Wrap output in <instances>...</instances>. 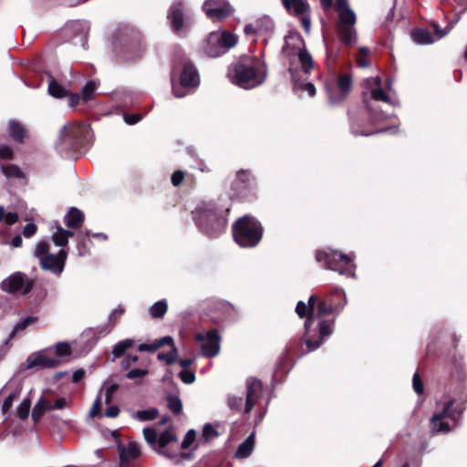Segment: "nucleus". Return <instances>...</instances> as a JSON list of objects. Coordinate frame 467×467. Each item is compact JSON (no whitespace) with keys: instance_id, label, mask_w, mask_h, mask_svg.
Segmentation results:
<instances>
[{"instance_id":"1","label":"nucleus","mask_w":467,"mask_h":467,"mask_svg":"<svg viewBox=\"0 0 467 467\" xmlns=\"http://www.w3.org/2000/svg\"><path fill=\"white\" fill-rule=\"evenodd\" d=\"M317 304L316 296H311L309 297V306L311 307V314L306 318L305 322V336L304 340L309 351H314L322 344V340L324 337H328L332 334V323L328 321H321L318 324V337L315 339L316 333L312 334L310 327L312 326L314 319H318L327 316L328 314H332L337 310V306L334 305L329 300H322Z\"/></svg>"},{"instance_id":"2","label":"nucleus","mask_w":467,"mask_h":467,"mask_svg":"<svg viewBox=\"0 0 467 467\" xmlns=\"http://www.w3.org/2000/svg\"><path fill=\"white\" fill-rule=\"evenodd\" d=\"M228 76L234 84L248 89L264 83L266 78V68L265 63L258 57L245 56L229 69Z\"/></svg>"},{"instance_id":"3","label":"nucleus","mask_w":467,"mask_h":467,"mask_svg":"<svg viewBox=\"0 0 467 467\" xmlns=\"http://www.w3.org/2000/svg\"><path fill=\"white\" fill-rule=\"evenodd\" d=\"M228 212V208L218 211L214 203L202 202L197 205L192 213L200 231L208 236H216L226 227Z\"/></svg>"},{"instance_id":"4","label":"nucleus","mask_w":467,"mask_h":467,"mask_svg":"<svg viewBox=\"0 0 467 467\" xmlns=\"http://www.w3.org/2000/svg\"><path fill=\"white\" fill-rule=\"evenodd\" d=\"M89 126L84 122H72L65 125L56 142V150L64 158L73 156L81 142L88 139Z\"/></svg>"},{"instance_id":"5","label":"nucleus","mask_w":467,"mask_h":467,"mask_svg":"<svg viewBox=\"0 0 467 467\" xmlns=\"http://www.w3.org/2000/svg\"><path fill=\"white\" fill-rule=\"evenodd\" d=\"M463 400L451 399L443 404H438V409L431 419L432 429L435 432H449L454 426L464 410Z\"/></svg>"},{"instance_id":"6","label":"nucleus","mask_w":467,"mask_h":467,"mask_svg":"<svg viewBox=\"0 0 467 467\" xmlns=\"http://www.w3.org/2000/svg\"><path fill=\"white\" fill-rule=\"evenodd\" d=\"M363 102L369 111L370 119L372 122H378L387 118L383 113L378 114L373 111L370 100L381 101L389 103L390 99L389 91L391 88L389 81L385 86L382 85L381 78L379 77L368 78L363 81Z\"/></svg>"},{"instance_id":"7","label":"nucleus","mask_w":467,"mask_h":467,"mask_svg":"<svg viewBox=\"0 0 467 467\" xmlns=\"http://www.w3.org/2000/svg\"><path fill=\"white\" fill-rule=\"evenodd\" d=\"M263 228L254 217L244 215L233 225L234 241L242 247H254L262 238Z\"/></svg>"},{"instance_id":"8","label":"nucleus","mask_w":467,"mask_h":467,"mask_svg":"<svg viewBox=\"0 0 467 467\" xmlns=\"http://www.w3.org/2000/svg\"><path fill=\"white\" fill-rule=\"evenodd\" d=\"M336 9L339 18L337 33L340 40L347 46L355 45L358 38L355 12L349 7L348 0H336Z\"/></svg>"},{"instance_id":"9","label":"nucleus","mask_w":467,"mask_h":467,"mask_svg":"<svg viewBox=\"0 0 467 467\" xmlns=\"http://www.w3.org/2000/svg\"><path fill=\"white\" fill-rule=\"evenodd\" d=\"M317 261L324 262L325 267L348 277H355L356 265L354 254H345L337 251H317Z\"/></svg>"},{"instance_id":"10","label":"nucleus","mask_w":467,"mask_h":467,"mask_svg":"<svg viewBox=\"0 0 467 467\" xmlns=\"http://www.w3.org/2000/svg\"><path fill=\"white\" fill-rule=\"evenodd\" d=\"M143 435L147 443L158 453L170 459H173L177 456V452H171L166 449L169 445L178 447V441L171 430H166L158 435L156 430L144 428Z\"/></svg>"},{"instance_id":"11","label":"nucleus","mask_w":467,"mask_h":467,"mask_svg":"<svg viewBox=\"0 0 467 467\" xmlns=\"http://www.w3.org/2000/svg\"><path fill=\"white\" fill-rule=\"evenodd\" d=\"M283 52L287 56L291 57L296 55L300 63L302 71L305 74H308L314 67V61L311 55L305 48V43L303 38L298 34H290L285 39L283 46Z\"/></svg>"},{"instance_id":"12","label":"nucleus","mask_w":467,"mask_h":467,"mask_svg":"<svg viewBox=\"0 0 467 467\" xmlns=\"http://www.w3.org/2000/svg\"><path fill=\"white\" fill-rule=\"evenodd\" d=\"M48 251V243L39 242L36 246L35 255L39 259L42 269L60 275L64 269L67 254L63 249L57 254H49Z\"/></svg>"},{"instance_id":"13","label":"nucleus","mask_w":467,"mask_h":467,"mask_svg":"<svg viewBox=\"0 0 467 467\" xmlns=\"http://www.w3.org/2000/svg\"><path fill=\"white\" fill-rule=\"evenodd\" d=\"M236 42V36L226 30L214 31L209 35L204 45V51L211 57H218L234 47Z\"/></svg>"},{"instance_id":"14","label":"nucleus","mask_w":467,"mask_h":467,"mask_svg":"<svg viewBox=\"0 0 467 467\" xmlns=\"http://www.w3.org/2000/svg\"><path fill=\"white\" fill-rule=\"evenodd\" d=\"M199 84V74L191 63L184 64L178 83L175 81L174 72L172 73V90L177 98L185 97L192 89L197 88Z\"/></svg>"},{"instance_id":"15","label":"nucleus","mask_w":467,"mask_h":467,"mask_svg":"<svg viewBox=\"0 0 467 467\" xmlns=\"http://www.w3.org/2000/svg\"><path fill=\"white\" fill-rule=\"evenodd\" d=\"M195 340L201 343V352L203 357H216L221 349V337L216 329H212L206 333H197Z\"/></svg>"},{"instance_id":"16","label":"nucleus","mask_w":467,"mask_h":467,"mask_svg":"<svg viewBox=\"0 0 467 467\" xmlns=\"http://www.w3.org/2000/svg\"><path fill=\"white\" fill-rule=\"evenodd\" d=\"M60 364V359L50 354L49 349H43L30 354L22 364L23 368L32 369L35 368H51Z\"/></svg>"},{"instance_id":"17","label":"nucleus","mask_w":467,"mask_h":467,"mask_svg":"<svg viewBox=\"0 0 467 467\" xmlns=\"http://www.w3.org/2000/svg\"><path fill=\"white\" fill-rule=\"evenodd\" d=\"M33 282L21 272L12 274L1 283V288L10 294L26 295L32 289Z\"/></svg>"},{"instance_id":"18","label":"nucleus","mask_w":467,"mask_h":467,"mask_svg":"<svg viewBox=\"0 0 467 467\" xmlns=\"http://www.w3.org/2000/svg\"><path fill=\"white\" fill-rule=\"evenodd\" d=\"M202 9L207 17L213 21H221L228 17L233 12V7L226 0H206Z\"/></svg>"},{"instance_id":"19","label":"nucleus","mask_w":467,"mask_h":467,"mask_svg":"<svg viewBox=\"0 0 467 467\" xmlns=\"http://www.w3.org/2000/svg\"><path fill=\"white\" fill-rule=\"evenodd\" d=\"M352 77L349 74H341L337 78L335 88H327V95L331 104L342 102L351 90Z\"/></svg>"},{"instance_id":"20","label":"nucleus","mask_w":467,"mask_h":467,"mask_svg":"<svg viewBox=\"0 0 467 467\" xmlns=\"http://www.w3.org/2000/svg\"><path fill=\"white\" fill-rule=\"evenodd\" d=\"M284 6L289 14L296 16L305 29L309 34L311 29V19L309 16V5L303 0H282Z\"/></svg>"},{"instance_id":"21","label":"nucleus","mask_w":467,"mask_h":467,"mask_svg":"<svg viewBox=\"0 0 467 467\" xmlns=\"http://www.w3.org/2000/svg\"><path fill=\"white\" fill-rule=\"evenodd\" d=\"M435 29V35H432L426 29H415L411 32L412 40L420 45L431 44L443 36H445L451 29V26H448L445 30H440L436 24H433Z\"/></svg>"},{"instance_id":"22","label":"nucleus","mask_w":467,"mask_h":467,"mask_svg":"<svg viewBox=\"0 0 467 467\" xmlns=\"http://www.w3.org/2000/svg\"><path fill=\"white\" fill-rule=\"evenodd\" d=\"M246 388L245 412H250L262 395L263 386L260 380L248 378Z\"/></svg>"},{"instance_id":"23","label":"nucleus","mask_w":467,"mask_h":467,"mask_svg":"<svg viewBox=\"0 0 467 467\" xmlns=\"http://www.w3.org/2000/svg\"><path fill=\"white\" fill-rule=\"evenodd\" d=\"M253 184L254 178L251 174L247 171H240L232 187L237 196H245L246 192L252 188Z\"/></svg>"},{"instance_id":"24","label":"nucleus","mask_w":467,"mask_h":467,"mask_svg":"<svg viewBox=\"0 0 467 467\" xmlns=\"http://www.w3.org/2000/svg\"><path fill=\"white\" fill-rule=\"evenodd\" d=\"M169 18L174 32L179 33L183 26L182 3H174L170 9Z\"/></svg>"},{"instance_id":"25","label":"nucleus","mask_w":467,"mask_h":467,"mask_svg":"<svg viewBox=\"0 0 467 467\" xmlns=\"http://www.w3.org/2000/svg\"><path fill=\"white\" fill-rule=\"evenodd\" d=\"M123 309L121 307L115 308L109 316V320L107 323L98 326L95 328V334L99 337L106 336L108 335L112 328L114 327L117 318L120 317L123 314Z\"/></svg>"},{"instance_id":"26","label":"nucleus","mask_w":467,"mask_h":467,"mask_svg":"<svg viewBox=\"0 0 467 467\" xmlns=\"http://www.w3.org/2000/svg\"><path fill=\"white\" fill-rule=\"evenodd\" d=\"M255 444V433L252 432L237 448L234 457L237 459L248 458L254 448Z\"/></svg>"},{"instance_id":"27","label":"nucleus","mask_w":467,"mask_h":467,"mask_svg":"<svg viewBox=\"0 0 467 467\" xmlns=\"http://www.w3.org/2000/svg\"><path fill=\"white\" fill-rule=\"evenodd\" d=\"M119 452L120 462L122 464H124L129 462L130 460L137 458L140 455V447L135 442H130L127 446H119Z\"/></svg>"},{"instance_id":"28","label":"nucleus","mask_w":467,"mask_h":467,"mask_svg":"<svg viewBox=\"0 0 467 467\" xmlns=\"http://www.w3.org/2000/svg\"><path fill=\"white\" fill-rule=\"evenodd\" d=\"M64 222L69 228L79 227L84 222V213L76 207H71L65 215Z\"/></svg>"},{"instance_id":"29","label":"nucleus","mask_w":467,"mask_h":467,"mask_svg":"<svg viewBox=\"0 0 467 467\" xmlns=\"http://www.w3.org/2000/svg\"><path fill=\"white\" fill-rule=\"evenodd\" d=\"M9 135L16 142H23L24 138L26 136V130L22 123L16 120H9L7 122Z\"/></svg>"},{"instance_id":"30","label":"nucleus","mask_w":467,"mask_h":467,"mask_svg":"<svg viewBox=\"0 0 467 467\" xmlns=\"http://www.w3.org/2000/svg\"><path fill=\"white\" fill-rule=\"evenodd\" d=\"M289 71L294 81L295 88L306 92L310 97H313L316 94V88L311 82L301 81L299 78H297L296 69L291 67Z\"/></svg>"},{"instance_id":"31","label":"nucleus","mask_w":467,"mask_h":467,"mask_svg":"<svg viewBox=\"0 0 467 467\" xmlns=\"http://www.w3.org/2000/svg\"><path fill=\"white\" fill-rule=\"evenodd\" d=\"M52 403L47 400L43 396L39 398L36 403L33 411L32 419L35 422L38 421L40 418L45 414L46 411L51 410Z\"/></svg>"},{"instance_id":"32","label":"nucleus","mask_w":467,"mask_h":467,"mask_svg":"<svg viewBox=\"0 0 467 467\" xmlns=\"http://www.w3.org/2000/svg\"><path fill=\"white\" fill-rule=\"evenodd\" d=\"M134 345V340L131 338H126L117 343L112 348L113 361L124 355L127 349L130 348Z\"/></svg>"},{"instance_id":"33","label":"nucleus","mask_w":467,"mask_h":467,"mask_svg":"<svg viewBox=\"0 0 467 467\" xmlns=\"http://www.w3.org/2000/svg\"><path fill=\"white\" fill-rule=\"evenodd\" d=\"M168 305L166 300H160L149 308V314L153 318H161L167 312Z\"/></svg>"},{"instance_id":"34","label":"nucleus","mask_w":467,"mask_h":467,"mask_svg":"<svg viewBox=\"0 0 467 467\" xmlns=\"http://www.w3.org/2000/svg\"><path fill=\"white\" fill-rule=\"evenodd\" d=\"M48 93L57 99L65 98L68 94L67 90L53 78L50 79L48 84Z\"/></svg>"},{"instance_id":"35","label":"nucleus","mask_w":467,"mask_h":467,"mask_svg":"<svg viewBox=\"0 0 467 467\" xmlns=\"http://www.w3.org/2000/svg\"><path fill=\"white\" fill-rule=\"evenodd\" d=\"M258 33L266 34L273 31L274 24L268 16H263L255 21Z\"/></svg>"},{"instance_id":"36","label":"nucleus","mask_w":467,"mask_h":467,"mask_svg":"<svg viewBox=\"0 0 467 467\" xmlns=\"http://www.w3.org/2000/svg\"><path fill=\"white\" fill-rule=\"evenodd\" d=\"M91 235L90 232L86 230L85 232H79L77 234L78 239V254L79 256H85L88 254V249L85 244L86 238L89 237Z\"/></svg>"},{"instance_id":"37","label":"nucleus","mask_w":467,"mask_h":467,"mask_svg":"<svg viewBox=\"0 0 467 467\" xmlns=\"http://www.w3.org/2000/svg\"><path fill=\"white\" fill-rule=\"evenodd\" d=\"M36 321V318L35 317H27L17 322L10 333L9 339H12L17 333L24 331L28 326L32 325Z\"/></svg>"},{"instance_id":"38","label":"nucleus","mask_w":467,"mask_h":467,"mask_svg":"<svg viewBox=\"0 0 467 467\" xmlns=\"http://www.w3.org/2000/svg\"><path fill=\"white\" fill-rule=\"evenodd\" d=\"M1 171L7 178H24V173L21 169L14 164L1 165Z\"/></svg>"},{"instance_id":"39","label":"nucleus","mask_w":467,"mask_h":467,"mask_svg":"<svg viewBox=\"0 0 467 467\" xmlns=\"http://www.w3.org/2000/svg\"><path fill=\"white\" fill-rule=\"evenodd\" d=\"M158 413V410L156 409L143 410L135 412L133 418L140 421L151 420L157 418Z\"/></svg>"},{"instance_id":"40","label":"nucleus","mask_w":467,"mask_h":467,"mask_svg":"<svg viewBox=\"0 0 467 467\" xmlns=\"http://www.w3.org/2000/svg\"><path fill=\"white\" fill-rule=\"evenodd\" d=\"M21 389L19 388L13 390L4 400L1 410L5 415L12 408L14 401L19 397Z\"/></svg>"},{"instance_id":"41","label":"nucleus","mask_w":467,"mask_h":467,"mask_svg":"<svg viewBox=\"0 0 467 467\" xmlns=\"http://www.w3.org/2000/svg\"><path fill=\"white\" fill-rule=\"evenodd\" d=\"M31 408V400L29 398L25 399L16 408L17 417L21 420L28 418Z\"/></svg>"},{"instance_id":"42","label":"nucleus","mask_w":467,"mask_h":467,"mask_svg":"<svg viewBox=\"0 0 467 467\" xmlns=\"http://www.w3.org/2000/svg\"><path fill=\"white\" fill-rule=\"evenodd\" d=\"M71 354V347L67 342H59L55 346L54 357L60 358L67 357Z\"/></svg>"},{"instance_id":"43","label":"nucleus","mask_w":467,"mask_h":467,"mask_svg":"<svg viewBox=\"0 0 467 467\" xmlns=\"http://www.w3.org/2000/svg\"><path fill=\"white\" fill-rule=\"evenodd\" d=\"M149 373V370L147 368H133L130 369L126 375L125 378L128 379H132L135 381L140 380L144 377H146Z\"/></svg>"},{"instance_id":"44","label":"nucleus","mask_w":467,"mask_h":467,"mask_svg":"<svg viewBox=\"0 0 467 467\" xmlns=\"http://www.w3.org/2000/svg\"><path fill=\"white\" fill-rule=\"evenodd\" d=\"M351 131L353 134L355 135H362V136H368V135H371V134H374V133H381V132H389V133H395L396 132V127H389V128H383V129H379L376 131H364V130H359L358 129H357L354 125L351 127Z\"/></svg>"},{"instance_id":"45","label":"nucleus","mask_w":467,"mask_h":467,"mask_svg":"<svg viewBox=\"0 0 467 467\" xmlns=\"http://www.w3.org/2000/svg\"><path fill=\"white\" fill-rule=\"evenodd\" d=\"M168 407L174 414H180L182 410V400L177 396H169Z\"/></svg>"},{"instance_id":"46","label":"nucleus","mask_w":467,"mask_h":467,"mask_svg":"<svg viewBox=\"0 0 467 467\" xmlns=\"http://www.w3.org/2000/svg\"><path fill=\"white\" fill-rule=\"evenodd\" d=\"M369 54V49L367 47H360L359 52L357 56V63L360 67H368L369 66V60L368 56Z\"/></svg>"},{"instance_id":"47","label":"nucleus","mask_w":467,"mask_h":467,"mask_svg":"<svg viewBox=\"0 0 467 467\" xmlns=\"http://www.w3.org/2000/svg\"><path fill=\"white\" fill-rule=\"evenodd\" d=\"M177 358H178V351L175 348H172L169 353L158 354V359L165 361L166 364H168V365L173 364L177 360Z\"/></svg>"},{"instance_id":"48","label":"nucleus","mask_w":467,"mask_h":467,"mask_svg":"<svg viewBox=\"0 0 467 467\" xmlns=\"http://www.w3.org/2000/svg\"><path fill=\"white\" fill-rule=\"evenodd\" d=\"M296 314L302 318L305 317H309L311 314V307L309 306V302L306 304L303 301H299L296 307Z\"/></svg>"},{"instance_id":"49","label":"nucleus","mask_w":467,"mask_h":467,"mask_svg":"<svg viewBox=\"0 0 467 467\" xmlns=\"http://www.w3.org/2000/svg\"><path fill=\"white\" fill-rule=\"evenodd\" d=\"M96 89V84L94 81L88 82L82 88L81 97L83 100H88L91 95Z\"/></svg>"},{"instance_id":"50","label":"nucleus","mask_w":467,"mask_h":467,"mask_svg":"<svg viewBox=\"0 0 467 467\" xmlns=\"http://www.w3.org/2000/svg\"><path fill=\"white\" fill-rule=\"evenodd\" d=\"M52 240L57 246H65L67 244V240L65 235L60 232V226L57 227V231L52 234Z\"/></svg>"},{"instance_id":"51","label":"nucleus","mask_w":467,"mask_h":467,"mask_svg":"<svg viewBox=\"0 0 467 467\" xmlns=\"http://www.w3.org/2000/svg\"><path fill=\"white\" fill-rule=\"evenodd\" d=\"M218 436V432L211 424H206L202 430V437L205 441H210Z\"/></svg>"},{"instance_id":"52","label":"nucleus","mask_w":467,"mask_h":467,"mask_svg":"<svg viewBox=\"0 0 467 467\" xmlns=\"http://www.w3.org/2000/svg\"><path fill=\"white\" fill-rule=\"evenodd\" d=\"M242 405H243L242 397H236L234 395H230L228 397V406L231 410H239L242 408Z\"/></svg>"},{"instance_id":"53","label":"nucleus","mask_w":467,"mask_h":467,"mask_svg":"<svg viewBox=\"0 0 467 467\" xmlns=\"http://www.w3.org/2000/svg\"><path fill=\"white\" fill-rule=\"evenodd\" d=\"M195 437H196V433H195V431L193 430L188 431L187 433L184 436V439H183V441L182 442L181 447L182 449H188L192 444V442L194 441Z\"/></svg>"},{"instance_id":"54","label":"nucleus","mask_w":467,"mask_h":467,"mask_svg":"<svg viewBox=\"0 0 467 467\" xmlns=\"http://www.w3.org/2000/svg\"><path fill=\"white\" fill-rule=\"evenodd\" d=\"M180 379L183 383L191 384L195 380V375L192 371L183 369L179 374Z\"/></svg>"},{"instance_id":"55","label":"nucleus","mask_w":467,"mask_h":467,"mask_svg":"<svg viewBox=\"0 0 467 467\" xmlns=\"http://www.w3.org/2000/svg\"><path fill=\"white\" fill-rule=\"evenodd\" d=\"M71 404V400L67 398H59L57 399L53 404L52 409L53 410H63L66 408H68Z\"/></svg>"},{"instance_id":"56","label":"nucleus","mask_w":467,"mask_h":467,"mask_svg":"<svg viewBox=\"0 0 467 467\" xmlns=\"http://www.w3.org/2000/svg\"><path fill=\"white\" fill-rule=\"evenodd\" d=\"M117 385L111 384L105 389V403L109 404L112 400L114 394L117 391Z\"/></svg>"},{"instance_id":"57","label":"nucleus","mask_w":467,"mask_h":467,"mask_svg":"<svg viewBox=\"0 0 467 467\" xmlns=\"http://www.w3.org/2000/svg\"><path fill=\"white\" fill-rule=\"evenodd\" d=\"M13 150L10 147L2 145L0 146V160H12Z\"/></svg>"},{"instance_id":"58","label":"nucleus","mask_w":467,"mask_h":467,"mask_svg":"<svg viewBox=\"0 0 467 467\" xmlns=\"http://www.w3.org/2000/svg\"><path fill=\"white\" fill-rule=\"evenodd\" d=\"M139 360L137 355H129L125 358V359L121 362V368L123 369H129L130 366L136 363Z\"/></svg>"},{"instance_id":"59","label":"nucleus","mask_w":467,"mask_h":467,"mask_svg":"<svg viewBox=\"0 0 467 467\" xmlns=\"http://www.w3.org/2000/svg\"><path fill=\"white\" fill-rule=\"evenodd\" d=\"M413 389L418 394L423 392V383L418 373H415L412 379Z\"/></svg>"},{"instance_id":"60","label":"nucleus","mask_w":467,"mask_h":467,"mask_svg":"<svg viewBox=\"0 0 467 467\" xmlns=\"http://www.w3.org/2000/svg\"><path fill=\"white\" fill-rule=\"evenodd\" d=\"M100 407H101V400H100V398L99 397L98 399L95 400V401L92 404V407L90 408L89 416L91 418L99 416L100 413Z\"/></svg>"},{"instance_id":"61","label":"nucleus","mask_w":467,"mask_h":467,"mask_svg":"<svg viewBox=\"0 0 467 467\" xmlns=\"http://www.w3.org/2000/svg\"><path fill=\"white\" fill-rule=\"evenodd\" d=\"M124 121L129 125H134L138 123L141 119L142 116L139 114H125L124 115Z\"/></svg>"},{"instance_id":"62","label":"nucleus","mask_w":467,"mask_h":467,"mask_svg":"<svg viewBox=\"0 0 467 467\" xmlns=\"http://www.w3.org/2000/svg\"><path fill=\"white\" fill-rule=\"evenodd\" d=\"M36 225L33 223H29L25 226L23 234L28 238V237L33 236L36 234Z\"/></svg>"},{"instance_id":"63","label":"nucleus","mask_w":467,"mask_h":467,"mask_svg":"<svg viewBox=\"0 0 467 467\" xmlns=\"http://www.w3.org/2000/svg\"><path fill=\"white\" fill-rule=\"evenodd\" d=\"M184 175L182 171H176L171 175V182L174 186H178L183 180Z\"/></svg>"},{"instance_id":"64","label":"nucleus","mask_w":467,"mask_h":467,"mask_svg":"<svg viewBox=\"0 0 467 467\" xmlns=\"http://www.w3.org/2000/svg\"><path fill=\"white\" fill-rule=\"evenodd\" d=\"M119 413V410L115 405L109 406L105 410V416L109 418H116Z\"/></svg>"}]
</instances>
